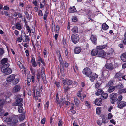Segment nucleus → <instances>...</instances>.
<instances>
[{
  "label": "nucleus",
  "instance_id": "obj_1",
  "mask_svg": "<svg viewBox=\"0 0 126 126\" xmlns=\"http://www.w3.org/2000/svg\"><path fill=\"white\" fill-rule=\"evenodd\" d=\"M16 117H18L17 116H14L12 117H5L3 119V120L6 122H11V125L12 126H15L16 124L18 121Z\"/></svg>",
  "mask_w": 126,
  "mask_h": 126
},
{
  "label": "nucleus",
  "instance_id": "obj_2",
  "mask_svg": "<svg viewBox=\"0 0 126 126\" xmlns=\"http://www.w3.org/2000/svg\"><path fill=\"white\" fill-rule=\"evenodd\" d=\"M125 75H123L122 73H121V71H119L116 73L115 75L114 78L117 80L118 81H121L122 79H126L124 78Z\"/></svg>",
  "mask_w": 126,
  "mask_h": 126
},
{
  "label": "nucleus",
  "instance_id": "obj_3",
  "mask_svg": "<svg viewBox=\"0 0 126 126\" xmlns=\"http://www.w3.org/2000/svg\"><path fill=\"white\" fill-rule=\"evenodd\" d=\"M83 74L85 75L88 77H90V75L92 74V72L89 68L86 67L84 68L82 71Z\"/></svg>",
  "mask_w": 126,
  "mask_h": 126
},
{
  "label": "nucleus",
  "instance_id": "obj_4",
  "mask_svg": "<svg viewBox=\"0 0 126 126\" xmlns=\"http://www.w3.org/2000/svg\"><path fill=\"white\" fill-rule=\"evenodd\" d=\"M71 39L72 42L74 44H76L79 41V36L78 34H75L72 35Z\"/></svg>",
  "mask_w": 126,
  "mask_h": 126
},
{
  "label": "nucleus",
  "instance_id": "obj_5",
  "mask_svg": "<svg viewBox=\"0 0 126 126\" xmlns=\"http://www.w3.org/2000/svg\"><path fill=\"white\" fill-rule=\"evenodd\" d=\"M116 103L117 105L118 108L120 109H123L124 107L126 106V102L123 101L117 102Z\"/></svg>",
  "mask_w": 126,
  "mask_h": 126
},
{
  "label": "nucleus",
  "instance_id": "obj_6",
  "mask_svg": "<svg viewBox=\"0 0 126 126\" xmlns=\"http://www.w3.org/2000/svg\"><path fill=\"white\" fill-rule=\"evenodd\" d=\"M21 87L20 85H16L13 88L12 90L13 93H16L19 92L20 90Z\"/></svg>",
  "mask_w": 126,
  "mask_h": 126
},
{
  "label": "nucleus",
  "instance_id": "obj_7",
  "mask_svg": "<svg viewBox=\"0 0 126 126\" xmlns=\"http://www.w3.org/2000/svg\"><path fill=\"white\" fill-rule=\"evenodd\" d=\"M89 77L90 78V81L91 82H94L95 79L98 78V75L96 73H95L93 74L92 75H90Z\"/></svg>",
  "mask_w": 126,
  "mask_h": 126
},
{
  "label": "nucleus",
  "instance_id": "obj_8",
  "mask_svg": "<svg viewBox=\"0 0 126 126\" xmlns=\"http://www.w3.org/2000/svg\"><path fill=\"white\" fill-rule=\"evenodd\" d=\"M15 75L14 74H12L10 75L7 78L6 80L8 82H10L13 80L15 78Z\"/></svg>",
  "mask_w": 126,
  "mask_h": 126
},
{
  "label": "nucleus",
  "instance_id": "obj_9",
  "mask_svg": "<svg viewBox=\"0 0 126 126\" xmlns=\"http://www.w3.org/2000/svg\"><path fill=\"white\" fill-rule=\"evenodd\" d=\"M106 54V52L105 51L103 50H101L100 51H99L97 55L99 57L104 58Z\"/></svg>",
  "mask_w": 126,
  "mask_h": 126
},
{
  "label": "nucleus",
  "instance_id": "obj_10",
  "mask_svg": "<svg viewBox=\"0 0 126 126\" xmlns=\"http://www.w3.org/2000/svg\"><path fill=\"white\" fill-rule=\"evenodd\" d=\"M90 40L92 43L94 44H96L97 43V37L96 35H92L90 37Z\"/></svg>",
  "mask_w": 126,
  "mask_h": 126
},
{
  "label": "nucleus",
  "instance_id": "obj_11",
  "mask_svg": "<svg viewBox=\"0 0 126 126\" xmlns=\"http://www.w3.org/2000/svg\"><path fill=\"white\" fill-rule=\"evenodd\" d=\"M25 116V113H23L21 114H19V115H16L15 116H17L18 117H16L17 120H18V119L19 118V120L20 121H22L24 119Z\"/></svg>",
  "mask_w": 126,
  "mask_h": 126
},
{
  "label": "nucleus",
  "instance_id": "obj_12",
  "mask_svg": "<svg viewBox=\"0 0 126 126\" xmlns=\"http://www.w3.org/2000/svg\"><path fill=\"white\" fill-rule=\"evenodd\" d=\"M105 67L109 70H111L114 68L113 66L111 63H106Z\"/></svg>",
  "mask_w": 126,
  "mask_h": 126
},
{
  "label": "nucleus",
  "instance_id": "obj_13",
  "mask_svg": "<svg viewBox=\"0 0 126 126\" xmlns=\"http://www.w3.org/2000/svg\"><path fill=\"white\" fill-rule=\"evenodd\" d=\"M22 35H23V41L24 42H29L30 39L28 36H26L24 33H22Z\"/></svg>",
  "mask_w": 126,
  "mask_h": 126
},
{
  "label": "nucleus",
  "instance_id": "obj_14",
  "mask_svg": "<svg viewBox=\"0 0 126 126\" xmlns=\"http://www.w3.org/2000/svg\"><path fill=\"white\" fill-rule=\"evenodd\" d=\"M40 92H39V91L37 90H36V94H35L34 93V98L36 100H37L38 99V97L40 96L41 94H40Z\"/></svg>",
  "mask_w": 126,
  "mask_h": 126
},
{
  "label": "nucleus",
  "instance_id": "obj_15",
  "mask_svg": "<svg viewBox=\"0 0 126 126\" xmlns=\"http://www.w3.org/2000/svg\"><path fill=\"white\" fill-rule=\"evenodd\" d=\"M102 100L100 98L96 99L95 101V103L96 105L100 106L102 103Z\"/></svg>",
  "mask_w": 126,
  "mask_h": 126
},
{
  "label": "nucleus",
  "instance_id": "obj_16",
  "mask_svg": "<svg viewBox=\"0 0 126 126\" xmlns=\"http://www.w3.org/2000/svg\"><path fill=\"white\" fill-rule=\"evenodd\" d=\"M10 66L9 64L8 63H7L3 65L1 68V71L2 72L7 69L8 68H10L8 67Z\"/></svg>",
  "mask_w": 126,
  "mask_h": 126
},
{
  "label": "nucleus",
  "instance_id": "obj_17",
  "mask_svg": "<svg viewBox=\"0 0 126 126\" xmlns=\"http://www.w3.org/2000/svg\"><path fill=\"white\" fill-rule=\"evenodd\" d=\"M81 50V49L80 47H77L74 49V51L75 53L78 54L79 53Z\"/></svg>",
  "mask_w": 126,
  "mask_h": 126
},
{
  "label": "nucleus",
  "instance_id": "obj_18",
  "mask_svg": "<svg viewBox=\"0 0 126 126\" xmlns=\"http://www.w3.org/2000/svg\"><path fill=\"white\" fill-rule=\"evenodd\" d=\"M12 71L10 68H8L7 69L2 72L5 75L9 74L12 73Z\"/></svg>",
  "mask_w": 126,
  "mask_h": 126
},
{
  "label": "nucleus",
  "instance_id": "obj_19",
  "mask_svg": "<svg viewBox=\"0 0 126 126\" xmlns=\"http://www.w3.org/2000/svg\"><path fill=\"white\" fill-rule=\"evenodd\" d=\"M44 68L43 67L42 68L41 72V78L43 81H44L46 79L44 71Z\"/></svg>",
  "mask_w": 126,
  "mask_h": 126
},
{
  "label": "nucleus",
  "instance_id": "obj_20",
  "mask_svg": "<svg viewBox=\"0 0 126 126\" xmlns=\"http://www.w3.org/2000/svg\"><path fill=\"white\" fill-rule=\"evenodd\" d=\"M76 11V9L74 6L70 7L68 10V12L70 13H73Z\"/></svg>",
  "mask_w": 126,
  "mask_h": 126
},
{
  "label": "nucleus",
  "instance_id": "obj_21",
  "mask_svg": "<svg viewBox=\"0 0 126 126\" xmlns=\"http://www.w3.org/2000/svg\"><path fill=\"white\" fill-rule=\"evenodd\" d=\"M98 51H98L97 49H94L92 51L91 53L92 56H95L97 54L98 55Z\"/></svg>",
  "mask_w": 126,
  "mask_h": 126
},
{
  "label": "nucleus",
  "instance_id": "obj_22",
  "mask_svg": "<svg viewBox=\"0 0 126 126\" xmlns=\"http://www.w3.org/2000/svg\"><path fill=\"white\" fill-rule=\"evenodd\" d=\"M103 90L101 89H98L97 92L95 93V94L96 95L98 96L101 95L103 93Z\"/></svg>",
  "mask_w": 126,
  "mask_h": 126
},
{
  "label": "nucleus",
  "instance_id": "obj_23",
  "mask_svg": "<svg viewBox=\"0 0 126 126\" xmlns=\"http://www.w3.org/2000/svg\"><path fill=\"white\" fill-rule=\"evenodd\" d=\"M107 47L106 45L98 46L97 47L96 49H97L99 51H100L101 50H103L102 49L104 48Z\"/></svg>",
  "mask_w": 126,
  "mask_h": 126
},
{
  "label": "nucleus",
  "instance_id": "obj_24",
  "mask_svg": "<svg viewBox=\"0 0 126 126\" xmlns=\"http://www.w3.org/2000/svg\"><path fill=\"white\" fill-rule=\"evenodd\" d=\"M8 61L7 58H5L2 59L1 61V64L3 65L7 64Z\"/></svg>",
  "mask_w": 126,
  "mask_h": 126
},
{
  "label": "nucleus",
  "instance_id": "obj_25",
  "mask_svg": "<svg viewBox=\"0 0 126 126\" xmlns=\"http://www.w3.org/2000/svg\"><path fill=\"white\" fill-rule=\"evenodd\" d=\"M62 44L63 47L64 48H66V47H67V44L66 42V39L64 38H63V39Z\"/></svg>",
  "mask_w": 126,
  "mask_h": 126
},
{
  "label": "nucleus",
  "instance_id": "obj_26",
  "mask_svg": "<svg viewBox=\"0 0 126 126\" xmlns=\"http://www.w3.org/2000/svg\"><path fill=\"white\" fill-rule=\"evenodd\" d=\"M16 28L19 30H21L22 29L21 25L19 22L17 23L16 25Z\"/></svg>",
  "mask_w": 126,
  "mask_h": 126
},
{
  "label": "nucleus",
  "instance_id": "obj_27",
  "mask_svg": "<svg viewBox=\"0 0 126 126\" xmlns=\"http://www.w3.org/2000/svg\"><path fill=\"white\" fill-rule=\"evenodd\" d=\"M109 28V26L105 23H103L102 25V28L104 30H106Z\"/></svg>",
  "mask_w": 126,
  "mask_h": 126
},
{
  "label": "nucleus",
  "instance_id": "obj_28",
  "mask_svg": "<svg viewBox=\"0 0 126 126\" xmlns=\"http://www.w3.org/2000/svg\"><path fill=\"white\" fill-rule=\"evenodd\" d=\"M117 93H113L110 95V98L117 99Z\"/></svg>",
  "mask_w": 126,
  "mask_h": 126
},
{
  "label": "nucleus",
  "instance_id": "obj_29",
  "mask_svg": "<svg viewBox=\"0 0 126 126\" xmlns=\"http://www.w3.org/2000/svg\"><path fill=\"white\" fill-rule=\"evenodd\" d=\"M108 96V94L106 93H104L102 94L100 98L104 100L105 99H106Z\"/></svg>",
  "mask_w": 126,
  "mask_h": 126
},
{
  "label": "nucleus",
  "instance_id": "obj_30",
  "mask_svg": "<svg viewBox=\"0 0 126 126\" xmlns=\"http://www.w3.org/2000/svg\"><path fill=\"white\" fill-rule=\"evenodd\" d=\"M19 66L20 68L22 70V72L23 73L25 74L26 73V69L23 66L22 64H21Z\"/></svg>",
  "mask_w": 126,
  "mask_h": 126
},
{
  "label": "nucleus",
  "instance_id": "obj_31",
  "mask_svg": "<svg viewBox=\"0 0 126 126\" xmlns=\"http://www.w3.org/2000/svg\"><path fill=\"white\" fill-rule=\"evenodd\" d=\"M121 58L123 62L126 61V55L124 53L121 55Z\"/></svg>",
  "mask_w": 126,
  "mask_h": 126
},
{
  "label": "nucleus",
  "instance_id": "obj_32",
  "mask_svg": "<svg viewBox=\"0 0 126 126\" xmlns=\"http://www.w3.org/2000/svg\"><path fill=\"white\" fill-rule=\"evenodd\" d=\"M101 84V82L100 80L97 81L95 84V87L96 88H98L100 86Z\"/></svg>",
  "mask_w": 126,
  "mask_h": 126
},
{
  "label": "nucleus",
  "instance_id": "obj_33",
  "mask_svg": "<svg viewBox=\"0 0 126 126\" xmlns=\"http://www.w3.org/2000/svg\"><path fill=\"white\" fill-rule=\"evenodd\" d=\"M115 89L114 86L110 87L108 90V92L110 93L113 91Z\"/></svg>",
  "mask_w": 126,
  "mask_h": 126
},
{
  "label": "nucleus",
  "instance_id": "obj_34",
  "mask_svg": "<svg viewBox=\"0 0 126 126\" xmlns=\"http://www.w3.org/2000/svg\"><path fill=\"white\" fill-rule=\"evenodd\" d=\"M73 33H77L78 32V27L77 26H74L71 30Z\"/></svg>",
  "mask_w": 126,
  "mask_h": 126
},
{
  "label": "nucleus",
  "instance_id": "obj_35",
  "mask_svg": "<svg viewBox=\"0 0 126 126\" xmlns=\"http://www.w3.org/2000/svg\"><path fill=\"white\" fill-rule=\"evenodd\" d=\"M114 87L115 89H118L123 88V86L122 84H120L118 85L115 86Z\"/></svg>",
  "mask_w": 126,
  "mask_h": 126
},
{
  "label": "nucleus",
  "instance_id": "obj_36",
  "mask_svg": "<svg viewBox=\"0 0 126 126\" xmlns=\"http://www.w3.org/2000/svg\"><path fill=\"white\" fill-rule=\"evenodd\" d=\"M102 121V122L104 123H105L108 121L107 117L104 116H103Z\"/></svg>",
  "mask_w": 126,
  "mask_h": 126
},
{
  "label": "nucleus",
  "instance_id": "obj_37",
  "mask_svg": "<svg viewBox=\"0 0 126 126\" xmlns=\"http://www.w3.org/2000/svg\"><path fill=\"white\" fill-rule=\"evenodd\" d=\"M118 93L120 94L126 93V88L119 89L118 90Z\"/></svg>",
  "mask_w": 126,
  "mask_h": 126
},
{
  "label": "nucleus",
  "instance_id": "obj_38",
  "mask_svg": "<svg viewBox=\"0 0 126 126\" xmlns=\"http://www.w3.org/2000/svg\"><path fill=\"white\" fill-rule=\"evenodd\" d=\"M18 110L19 113H22L23 111V107L20 106H18Z\"/></svg>",
  "mask_w": 126,
  "mask_h": 126
},
{
  "label": "nucleus",
  "instance_id": "obj_39",
  "mask_svg": "<svg viewBox=\"0 0 126 126\" xmlns=\"http://www.w3.org/2000/svg\"><path fill=\"white\" fill-rule=\"evenodd\" d=\"M55 26L54 22H52L51 25V30L52 32H54L55 31Z\"/></svg>",
  "mask_w": 126,
  "mask_h": 126
},
{
  "label": "nucleus",
  "instance_id": "obj_40",
  "mask_svg": "<svg viewBox=\"0 0 126 126\" xmlns=\"http://www.w3.org/2000/svg\"><path fill=\"white\" fill-rule=\"evenodd\" d=\"M74 101L76 105H78L79 103V101L76 97H75L74 99Z\"/></svg>",
  "mask_w": 126,
  "mask_h": 126
},
{
  "label": "nucleus",
  "instance_id": "obj_41",
  "mask_svg": "<svg viewBox=\"0 0 126 126\" xmlns=\"http://www.w3.org/2000/svg\"><path fill=\"white\" fill-rule=\"evenodd\" d=\"M22 102H16L15 103H14L13 105L15 106H22L23 104L22 103Z\"/></svg>",
  "mask_w": 126,
  "mask_h": 126
},
{
  "label": "nucleus",
  "instance_id": "obj_42",
  "mask_svg": "<svg viewBox=\"0 0 126 126\" xmlns=\"http://www.w3.org/2000/svg\"><path fill=\"white\" fill-rule=\"evenodd\" d=\"M67 84L68 86H69L70 85H71L73 83L72 80L69 79H67Z\"/></svg>",
  "mask_w": 126,
  "mask_h": 126
},
{
  "label": "nucleus",
  "instance_id": "obj_43",
  "mask_svg": "<svg viewBox=\"0 0 126 126\" xmlns=\"http://www.w3.org/2000/svg\"><path fill=\"white\" fill-rule=\"evenodd\" d=\"M82 89L81 88L80 90H79L77 93V95L79 97L81 96V92L82 91Z\"/></svg>",
  "mask_w": 126,
  "mask_h": 126
},
{
  "label": "nucleus",
  "instance_id": "obj_44",
  "mask_svg": "<svg viewBox=\"0 0 126 126\" xmlns=\"http://www.w3.org/2000/svg\"><path fill=\"white\" fill-rule=\"evenodd\" d=\"M70 88L69 86H67L66 87L65 86L64 88V92L65 93H66L69 90Z\"/></svg>",
  "mask_w": 126,
  "mask_h": 126
},
{
  "label": "nucleus",
  "instance_id": "obj_45",
  "mask_svg": "<svg viewBox=\"0 0 126 126\" xmlns=\"http://www.w3.org/2000/svg\"><path fill=\"white\" fill-rule=\"evenodd\" d=\"M4 52V51L3 50L2 48H0V59L1 58Z\"/></svg>",
  "mask_w": 126,
  "mask_h": 126
},
{
  "label": "nucleus",
  "instance_id": "obj_46",
  "mask_svg": "<svg viewBox=\"0 0 126 126\" xmlns=\"http://www.w3.org/2000/svg\"><path fill=\"white\" fill-rule=\"evenodd\" d=\"M26 28L27 30L28 31V32L30 34L31 33L32 31V29H31L29 26L28 25H26Z\"/></svg>",
  "mask_w": 126,
  "mask_h": 126
},
{
  "label": "nucleus",
  "instance_id": "obj_47",
  "mask_svg": "<svg viewBox=\"0 0 126 126\" xmlns=\"http://www.w3.org/2000/svg\"><path fill=\"white\" fill-rule=\"evenodd\" d=\"M101 108L100 107H98L96 109V113L98 114H100L101 112Z\"/></svg>",
  "mask_w": 126,
  "mask_h": 126
},
{
  "label": "nucleus",
  "instance_id": "obj_48",
  "mask_svg": "<svg viewBox=\"0 0 126 126\" xmlns=\"http://www.w3.org/2000/svg\"><path fill=\"white\" fill-rule=\"evenodd\" d=\"M110 101L112 104H114L115 102L117 100V99H114L113 98H110Z\"/></svg>",
  "mask_w": 126,
  "mask_h": 126
},
{
  "label": "nucleus",
  "instance_id": "obj_49",
  "mask_svg": "<svg viewBox=\"0 0 126 126\" xmlns=\"http://www.w3.org/2000/svg\"><path fill=\"white\" fill-rule=\"evenodd\" d=\"M113 83L112 81H110L107 84V86H112L113 85Z\"/></svg>",
  "mask_w": 126,
  "mask_h": 126
},
{
  "label": "nucleus",
  "instance_id": "obj_50",
  "mask_svg": "<svg viewBox=\"0 0 126 126\" xmlns=\"http://www.w3.org/2000/svg\"><path fill=\"white\" fill-rule=\"evenodd\" d=\"M30 71L32 73V76H35V69L30 68Z\"/></svg>",
  "mask_w": 126,
  "mask_h": 126
},
{
  "label": "nucleus",
  "instance_id": "obj_51",
  "mask_svg": "<svg viewBox=\"0 0 126 126\" xmlns=\"http://www.w3.org/2000/svg\"><path fill=\"white\" fill-rule=\"evenodd\" d=\"M57 54L58 56L59 57V61H61L62 60V59L60 52L59 51H58L57 52Z\"/></svg>",
  "mask_w": 126,
  "mask_h": 126
},
{
  "label": "nucleus",
  "instance_id": "obj_52",
  "mask_svg": "<svg viewBox=\"0 0 126 126\" xmlns=\"http://www.w3.org/2000/svg\"><path fill=\"white\" fill-rule=\"evenodd\" d=\"M123 97L122 95H120L117 98V102H119L122 101L121 100L122 99Z\"/></svg>",
  "mask_w": 126,
  "mask_h": 126
},
{
  "label": "nucleus",
  "instance_id": "obj_53",
  "mask_svg": "<svg viewBox=\"0 0 126 126\" xmlns=\"http://www.w3.org/2000/svg\"><path fill=\"white\" fill-rule=\"evenodd\" d=\"M49 102L48 101H47L45 105V107L46 109L47 110L48 109L49 107Z\"/></svg>",
  "mask_w": 126,
  "mask_h": 126
},
{
  "label": "nucleus",
  "instance_id": "obj_54",
  "mask_svg": "<svg viewBox=\"0 0 126 126\" xmlns=\"http://www.w3.org/2000/svg\"><path fill=\"white\" fill-rule=\"evenodd\" d=\"M15 80L13 82L14 84H17L19 81V79H14Z\"/></svg>",
  "mask_w": 126,
  "mask_h": 126
},
{
  "label": "nucleus",
  "instance_id": "obj_55",
  "mask_svg": "<svg viewBox=\"0 0 126 126\" xmlns=\"http://www.w3.org/2000/svg\"><path fill=\"white\" fill-rule=\"evenodd\" d=\"M62 81L63 83L65 86L66 84H67V79L66 80L62 78Z\"/></svg>",
  "mask_w": 126,
  "mask_h": 126
},
{
  "label": "nucleus",
  "instance_id": "obj_56",
  "mask_svg": "<svg viewBox=\"0 0 126 126\" xmlns=\"http://www.w3.org/2000/svg\"><path fill=\"white\" fill-rule=\"evenodd\" d=\"M0 101L1 102V103L0 104V105H1L2 106L3 105L6 103V101L5 100H4V99H0Z\"/></svg>",
  "mask_w": 126,
  "mask_h": 126
},
{
  "label": "nucleus",
  "instance_id": "obj_57",
  "mask_svg": "<svg viewBox=\"0 0 126 126\" xmlns=\"http://www.w3.org/2000/svg\"><path fill=\"white\" fill-rule=\"evenodd\" d=\"M60 28L59 26L58 25L56 26L55 30L56 31V33H59V31L60 30Z\"/></svg>",
  "mask_w": 126,
  "mask_h": 126
},
{
  "label": "nucleus",
  "instance_id": "obj_58",
  "mask_svg": "<svg viewBox=\"0 0 126 126\" xmlns=\"http://www.w3.org/2000/svg\"><path fill=\"white\" fill-rule=\"evenodd\" d=\"M23 35L21 34V36L17 39V41L18 42H21L22 40H23Z\"/></svg>",
  "mask_w": 126,
  "mask_h": 126
},
{
  "label": "nucleus",
  "instance_id": "obj_59",
  "mask_svg": "<svg viewBox=\"0 0 126 126\" xmlns=\"http://www.w3.org/2000/svg\"><path fill=\"white\" fill-rule=\"evenodd\" d=\"M113 117V115L111 113H109L108 115V118L109 119H111Z\"/></svg>",
  "mask_w": 126,
  "mask_h": 126
},
{
  "label": "nucleus",
  "instance_id": "obj_60",
  "mask_svg": "<svg viewBox=\"0 0 126 126\" xmlns=\"http://www.w3.org/2000/svg\"><path fill=\"white\" fill-rule=\"evenodd\" d=\"M72 21L74 22H76L77 20V17L76 16H74L73 17V18L72 19Z\"/></svg>",
  "mask_w": 126,
  "mask_h": 126
},
{
  "label": "nucleus",
  "instance_id": "obj_61",
  "mask_svg": "<svg viewBox=\"0 0 126 126\" xmlns=\"http://www.w3.org/2000/svg\"><path fill=\"white\" fill-rule=\"evenodd\" d=\"M38 15L39 16H43V15L42 13V11L41 10H39L38 12Z\"/></svg>",
  "mask_w": 126,
  "mask_h": 126
},
{
  "label": "nucleus",
  "instance_id": "obj_62",
  "mask_svg": "<svg viewBox=\"0 0 126 126\" xmlns=\"http://www.w3.org/2000/svg\"><path fill=\"white\" fill-rule=\"evenodd\" d=\"M58 104H59L60 106H62L64 104V101H61L59 102H58Z\"/></svg>",
  "mask_w": 126,
  "mask_h": 126
},
{
  "label": "nucleus",
  "instance_id": "obj_63",
  "mask_svg": "<svg viewBox=\"0 0 126 126\" xmlns=\"http://www.w3.org/2000/svg\"><path fill=\"white\" fill-rule=\"evenodd\" d=\"M59 122L58 123V126H62V120L60 119H59Z\"/></svg>",
  "mask_w": 126,
  "mask_h": 126
},
{
  "label": "nucleus",
  "instance_id": "obj_64",
  "mask_svg": "<svg viewBox=\"0 0 126 126\" xmlns=\"http://www.w3.org/2000/svg\"><path fill=\"white\" fill-rule=\"evenodd\" d=\"M16 100L17 101L16 102H22L23 100L21 98H19L16 99Z\"/></svg>",
  "mask_w": 126,
  "mask_h": 126
}]
</instances>
